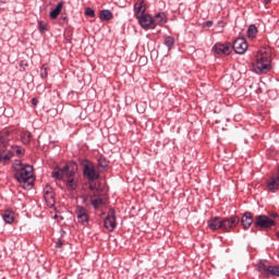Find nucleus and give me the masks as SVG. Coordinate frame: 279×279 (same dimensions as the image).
<instances>
[{"label": "nucleus", "mask_w": 279, "mask_h": 279, "mask_svg": "<svg viewBox=\"0 0 279 279\" xmlns=\"http://www.w3.org/2000/svg\"><path fill=\"white\" fill-rule=\"evenodd\" d=\"M252 69L257 75H263L271 71V51L267 48L258 50L255 61L252 63Z\"/></svg>", "instance_id": "1"}, {"label": "nucleus", "mask_w": 279, "mask_h": 279, "mask_svg": "<svg viewBox=\"0 0 279 279\" xmlns=\"http://www.w3.org/2000/svg\"><path fill=\"white\" fill-rule=\"evenodd\" d=\"M241 218L239 216H231L229 218H221V217H213L207 221V226L209 230L214 232L217 230H222L223 232H230L232 228H236Z\"/></svg>", "instance_id": "2"}, {"label": "nucleus", "mask_w": 279, "mask_h": 279, "mask_svg": "<svg viewBox=\"0 0 279 279\" xmlns=\"http://www.w3.org/2000/svg\"><path fill=\"white\" fill-rule=\"evenodd\" d=\"M13 169L15 171V180H17L20 184H26V182H29V180H33L34 178V167L31 165H23L21 159H16L13 162Z\"/></svg>", "instance_id": "3"}, {"label": "nucleus", "mask_w": 279, "mask_h": 279, "mask_svg": "<svg viewBox=\"0 0 279 279\" xmlns=\"http://www.w3.org/2000/svg\"><path fill=\"white\" fill-rule=\"evenodd\" d=\"M253 226L254 228H260L262 230H269V228L276 226V220L269 218V216L259 215L255 217Z\"/></svg>", "instance_id": "4"}, {"label": "nucleus", "mask_w": 279, "mask_h": 279, "mask_svg": "<svg viewBox=\"0 0 279 279\" xmlns=\"http://www.w3.org/2000/svg\"><path fill=\"white\" fill-rule=\"evenodd\" d=\"M74 213L76 221L81 223V226H88V221H90V216L88 215V209H86V207L76 205Z\"/></svg>", "instance_id": "5"}, {"label": "nucleus", "mask_w": 279, "mask_h": 279, "mask_svg": "<svg viewBox=\"0 0 279 279\" xmlns=\"http://www.w3.org/2000/svg\"><path fill=\"white\" fill-rule=\"evenodd\" d=\"M64 182L69 191H75V189H77V184L80 180L77 179V174L75 173V170L71 169V171L66 172Z\"/></svg>", "instance_id": "6"}, {"label": "nucleus", "mask_w": 279, "mask_h": 279, "mask_svg": "<svg viewBox=\"0 0 279 279\" xmlns=\"http://www.w3.org/2000/svg\"><path fill=\"white\" fill-rule=\"evenodd\" d=\"M83 173L89 182H95V180H99V172L95 169L93 163H86L83 167Z\"/></svg>", "instance_id": "7"}, {"label": "nucleus", "mask_w": 279, "mask_h": 279, "mask_svg": "<svg viewBox=\"0 0 279 279\" xmlns=\"http://www.w3.org/2000/svg\"><path fill=\"white\" fill-rule=\"evenodd\" d=\"M69 171H71V167L69 166H64L63 168L54 167L51 175L54 180H64Z\"/></svg>", "instance_id": "8"}, {"label": "nucleus", "mask_w": 279, "mask_h": 279, "mask_svg": "<svg viewBox=\"0 0 279 279\" xmlns=\"http://www.w3.org/2000/svg\"><path fill=\"white\" fill-rule=\"evenodd\" d=\"M105 228L109 232H112L117 228V219L114 218L113 209L109 210L106 219H105Z\"/></svg>", "instance_id": "9"}, {"label": "nucleus", "mask_w": 279, "mask_h": 279, "mask_svg": "<svg viewBox=\"0 0 279 279\" xmlns=\"http://www.w3.org/2000/svg\"><path fill=\"white\" fill-rule=\"evenodd\" d=\"M232 47L235 53L243 54L247 51V41L244 38H238L233 41Z\"/></svg>", "instance_id": "10"}, {"label": "nucleus", "mask_w": 279, "mask_h": 279, "mask_svg": "<svg viewBox=\"0 0 279 279\" xmlns=\"http://www.w3.org/2000/svg\"><path fill=\"white\" fill-rule=\"evenodd\" d=\"M133 10L135 19L145 15V12L147 11V4H145V0H137L134 3Z\"/></svg>", "instance_id": "11"}, {"label": "nucleus", "mask_w": 279, "mask_h": 279, "mask_svg": "<svg viewBox=\"0 0 279 279\" xmlns=\"http://www.w3.org/2000/svg\"><path fill=\"white\" fill-rule=\"evenodd\" d=\"M136 19L143 29H148V27H151V25H154V19L147 14L140 15Z\"/></svg>", "instance_id": "12"}, {"label": "nucleus", "mask_w": 279, "mask_h": 279, "mask_svg": "<svg viewBox=\"0 0 279 279\" xmlns=\"http://www.w3.org/2000/svg\"><path fill=\"white\" fill-rule=\"evenodd\" d=\"M214 51L218 53V56H230V44H216Z\"/></svg>", "instance_id": "13"}, {"label": "nucleus", "mask_w": 279, "mask_h": 279, "mask_svg": "<svg viewBox=\"0 0 279 279\" xmlns=\"http://www.w3.org/2000/svg\"><path fill=\"white\" fill-rule=\"evenodd\" d=\"M241 223L244 230H250V227L252 226V223H254V217L252 216V213L246 211L242 216Z\"/></svg>", "instance_id": "14"}, {"label": "nucleus", "mask_w": 279, "mask_h": 279, "mask_svg": "<svg viewBox=\"0 0 279 279\" xmlns=\"http://www.w3.org/2000/svg\"><path fill=\"white\" fill-rule=\"evenodd\" d=\"M259 271H264L267 276H279V266H266L265 264L259 265Z\"/></svg>", "instance_id": "15"}, {"label": "nucleus", "mask_w": 279, "mask_h": 279, "mask_svg": "<svg viewBox=\"0 0 279 279\" xmlns=\"http://www.w3.org/2000/svg\"><path fill=\"white\" fill-rule=\"evenodd\" d=\"M12 158H14V153H12L11 150H8V149H4V150L0 149L1 165H5V162H10L12 160Z\"/></svg>", "instance_id": "16"}, {"label": "nucleus", "mask_w": 279, "mask_h": 279, "mask_svg": "<svg viewBox=\"0 0 279 279\" xmlns=\"http://www.w3.org/2000/svg\"><path fill=\"white\" fill-rule=\"evenodd\" d=\"M44 197L47 204H49V206H53V204H56V201L53 199V192L51 190V186L47 185L44 189Z\"/></svg>", "instance_id": "17"}, {"label": "nucleus", "mask_w": 279, "mask_h": 279, "mask_svg": "<svg viewBox=\"0 0 279 279\" xmlns=\"http://www.w3.org/2000/svg\"><path fill=\"white\" fill-rule=\"evenodd\" d=\"M165 23H167V15L165 13H157L153 19L154 27H156V25H162Z\"/></svg>", "instance_id": "18"}, {"label": "nucleus", "mask_w": 279, "mask_h": 279, "mask_svg": "<svg viewBox=\"0 0 279 279\" xmlns=\"http://www.w3.org/2000/svg\"><path fill=\"white\" fill-rule=\"evenodd\" d=\"M2 219L5 223H13L14 222V211L5 210L2 215Z\"/></svg>", "instance_id": "19"}, {"label": "nucleus", "mask_w": 279, "mask_h": 279, "mask_svg": "<svg viewBox=\"0 0 279 279\" xmlns=\"http://www.w3.org/2000/svg\"><path fill=\"white\" fill-rule=\"evenodd\" d=\"M62 2H59L57 7L52 11H50V19L56 20L58 19V16H60V12H62Z\"/></svg>", "instance_id": "20"}, {"label": "nucleus", "mask_w": 279, "mask_h": 279, "mask_svg": "<svg viewBox=\"0 0 279 279\" xmlns=\"http://www.w3.org/2000/svg\"><path fill=\"white\" fill-rule=\"evenodd\" d=\"M278 181H279V175L278 174L271 177L270 181L268 182L269 191H276V189H278Z\"/></svg>", "instance_id": "21"}, {"label": "nucleus", "mask_w": 279, "mask_h": 279, "mask_svg": "<svg viewBox=\"0 0 279 279\" xmlns=\"http://www.w3.org/2000/svg\"><path fill=\"white\" fill-rule=\"evenodd\" d=\"M21 138L24 145H29V143L32 142V133L28 131H24L21 134Z\"/></svg>", "instance_id": "22"}, {"label": "nucleus", "mask_w": 279, "mask_h": 279, "mask_svg": "<svg viewBox=\"0 0 279 279\" xmlns=\"http://www.w3.org/2000/svg\"><path fill=\"white\" fill-rule=\"evenodd\" d=\"M163 45L168 48V51H171L173 45H175V39L171 36L165 38Z\"/></svg>", "instance_id": "23"}, {"label": "nucleus", "mask_w": 279, "mask_h": 279, "mask_svg": "<svg viewBox=\"0 0 279 279\" xmlns=\"http://www.w3.org/2000/svg\"><path fill=\"white\" fill-rule=\"evenodd\" d=\"M112 19V12L110 10L100 11V20L101 21H110Z\"/></svg>", "instance_id": "24"}, {"label": "nucleus", "mask_w": 279, "mask_h": 279, "mask_svg": "<svg viewBox=\"0 0 279 279\" xmlns=\"http://www.w3.org/2000/svg\"><path fill=\"white\" fill-rule=\"evenodd\" d=\"M258 34V28L256 25H250L247 29L248 38H254Z\"/></svg>", "instance_id": "25"}, {"label": "nucleus", "mask_w": 279, "mask_h": 279, "mask_svg": "<svg viewBox=\"0 0 279 279\" xmlns=\"http://www.w3.org/2000/svg\"><path fill=\"white\" fill-rule=\"evenodd\" d=\"M90 202L92 205L94 206V208H99V206H101V204H104V199L101 198H95V197H90Z\"/></svg>", "instance_id": "26"}, {"label": "nucleus", "mask_w": 279, "mask_h": 279, "mask_svg": "<svg viewBox=\"0 0 279 279\" xmlns=\"http://www.w3.org/2000/svg\"><path fill=\"white\" fill-rule=\"evenodd\" d=\"M39 32L43 34V32H47L48 25L46 23H43L41 21L38 22Z\"/></svg>", "instance_id": "27"}, {"label": "nucleus", "mask_w": 279, "mask_h": 279, "mask_svg": "<svg viewBox=\"0 0 279 279\" xmlns=\"http://www.w3.org/2000/svg\"><path fill=\"white\" fill-rule=\"evenodd\" d=\"M85 15L90 16L92 19H94L95 10H93L92 8H87L86 11H85Z\"/></svg>", "instance_id": "28"}, {"label": "nucleus", "mask_w": 279, "mask_h": 279, "mask_svg": "<svg viewBox=\"0 0 279 279\" xmlns=\"http://www.w3.org/2000/svg\"><path fill=\"white\" fill-rule=\"evenodd\" d=\"M8 145V138L0 135V149L1 147H5Z\"/></svg>", "instance_id": "29"}, {"label": "nucleus", "mask_w": 279, "mask_h": 279, "mask_svg": "<svg viewBox=\"0 0 279 279\" xmlns=\"http://www.w3.org/2000/svg\"><path fill=\"white\" fill-rule=\"evenodd\" d=\"M98 167L106 169V167H108V161L104 159L98 160Z\"/></svg>", "instance_id": "30"}, {"label": "nucleus", "mask_w": 279, "mask_h": 279, "mask_svg": "<svg viewBox=\"0 0 279 279\" xmlns=\"http://www.w3.org/2000/svg\"><path fill=\"white\" fill-rule=\"evenodd\" d=\"M40 76L43 78L47 77V68H46V65L41 66Z\"/></svg>", "instance_id": "31"}, {"label": "nucleus", "mask_w": 279, "mask_h": 279, "mask_svg": "<svg viewBox=\"0 0 279 279\" xmlns=\"http://www.w3.org/2000/svg\"><path fill=\"white\" fill-rule=\"evenodd\" d=\"M16 154L17 156H23V154H25V150H23L22 148H17Z\"/></svg>", "instance_id": "32"}, {"label": "nucleus", "mask_w": 279, "mask_h": 279, "mask_svg": "<svg viewBox=\"0 0 279 279\" xmlns=\"http://www.w3.org/2000/svg\"><path fill=\"white\" fill-rule=\"evenodd\" d=\"M204 27H213V21H207V22L204 24Z\"/></svg>", "instance_id": "33"}, {"label": "nucleus", "mask_w": 279, "mask_h": 279, "mask_svg": "<svg viewBox=\"0 0 279 279\" xmlns=\"http://www.w3.org/2000/svg\"><path fill=\"white\" fill-rule=\"evenodd\" d=\"M270 217H271L272 219H278V214H277V213H271V214H270Z\"/></svg>", "instance_id": "34"}, {"label": "nucleus", "mask_w": 279, "mask_h": 279, "mask_svg": "<svg viewBox=\"0 0 279 279\" xmlns=\"http://www.w3.org/2000/svg\"><path fill=\"white\" fill-rule=\"evenodd\" d=\"M32 104H33V106H37L38 105V100L36 98H33L32 99Z\"/></svg>", "instance_id": "35"}, {"label": "nucleus", "mask_w": 279, "mask_h": 279, "mask_svg": "<svg viewBox=\"0 0 279 279\" xmlns=\"http://www.w3.org/2000/svg\"><path fill=\"white\" fill-rule=\"evenodd\" d=\"M57 247H62V241L58 240Z\"/></svg>", "instance_id": "36"}, {"label": "nucleus", "mask_w": 279, "mask_h": 279, "mask_svg": "<svg viewBox=\"0 0 279 279\" xmlns=\"http://www.w3.org/2000/svg\"><path fill=\"white\" fill-rule=\"evenodd\" d=\"M263 2H264L265 4H267V3H270L271 0H263Z\"/></svg>", "instance_id": "37"}, {"label": "nucleus", "mask_w": 279, "mask_h": 279, "mask_svg": "<svg viewBox=\"0 0 279 279\" xmlns=\"http://www.w3.org/2000/svg\"><path fill=\"white\" fill-rule=\"evenodd\" d=\"M83 202H86V196H83Z\"/></svg>", "instance_id": "38"}, {"label": "nucleus", "mask_w": 279, "mask_h": 279, "mask_svg": "<svg viewBox=\"0 0 279 279\" xmlns=\"http://www.w3.org/2000/svg\"><path fill=\"white\" fill-rule=\"evenodd\" d=\"M277 236H279V232L277 233Z\"/></svg>", "instance_id": "39"}]
</instances>
